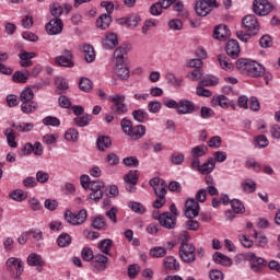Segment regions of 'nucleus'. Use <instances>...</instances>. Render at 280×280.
<instances>
[{"instance_id": "680f3d73", "label": "nucleus", "mask_w": 280, "mask_h": 280, "mask_svg": "<svg viewBox=\"0 0 280 280\" xmlns=\"http://www.w3.org/2000/svg\"><path fill=\"white\" fill-rule=\"evenodd\" d=\"M196 95H198L199 97H211L213 93L210 90L205 89V85H200L199 82V85L196 89Z\"/></svg>"}, {"instance_id": "f03ea898", "label": "nucleus", "mask_w": 280, "mask_h": 280, "mask_svg": "<svg viewBox=\"0 0 280 280\" xmlns=\"http://www.w3.org/2000/svg\"><path fill=\"white\" fill-rule=\"evenodd\" d=\"M242 26L249 36H257V34H259V30H261L259 20H257L255 14L245 15L242 20Z\"/></svg>"}, {"instance_id": "f8f14e48", "label": "nucleus", "mask_w": 280, "mask_h": 280, "mask_svg": "<svg viewBox=\"0 0 280 280\" xmlns=\"http://www.w3.org/2000/svg\"><path fill=\"white\" fill-rule=\"evenodd\" d=\"M65 24L60 19L50 20L49 23L46 24V32L49 36H56L62 33Z\"/></svg>"}, {"instance_id": "8fccbe9b", "label": "nucleus", "mask_w": 280, "mask_h": 280, "mask_svg": "<svg viewBox=\"0 0 280 280\" xmlns=\"http://www.w3.org/2000/svg\"><path fill=\"white\" fill-rule=\"evenodd\" d=\"M49 11L51 16H55V19H60V16H62V13L65 12V9H62V5H60V3H52L49 5Z\"/></svg>"}, {"instance_id": "f704fd0d", "label": "nucleus", "mask_w": 280, "mask_h": 280, "mask_svg": "<svg viewBox=\"0 0 280 280\" xmlns=\"http://www.w3.org/2000/svg\"><path fill=\"white\" fill-rule=\"evenodd\" d=\"M79 89L84 93H91V91H93V81L89 78H81L79 81Z\"/></svg>"}, {"instance_id": "69168bd1", "label": "nucleus", "mask_w": 280, "mask_h": 280, "mask_svg": "<svg viewBox=\"0 0 280 280\" xmlns=\"http://www.w3.org/2000/svg\"><path fill=\"white\" fill-rule=\"evenodd\" d=\"M202 75H205V71L202 69H194L190 72L189 80H191V82H198V80H202Z\"/></svg>"}, {"instance_id": "7ed1b4c3", "label": "nucleus", "mask_w": 280, "mask_h": 280, "mask_svg": "<svg viewBox=\"0 0 280 280\" xmlns=\"http://www.w3.org/2000/svg\"><path fill=\"white\" fill-rule=\"evenodd\" d=\"M109 102L114 104L110 106V110L114 115H126L128 113V105H126V95L115 94L109 96Z\"/></svg>"}, {"instance_id": "6e6552de", "label": "nucleus", "mask_w": 280, "mask_h": 280, "mask_svg": "<svg viewBox=\"0 0 280 280\" xmlns=\"http://www.w3.org/2000/svg\"><path fill=\"white\" fill-rule=\"evenodd\" d=\"M199 214L200 203L194 198H188L185 202L184 215L188 218V220H194V218H198Z\"/></svg>"}, {"instance_id": "e2e57ef3", "label": "nucleus", "mask_w": 280, "mask_h": 280, "mask_svg": "<svg viewBox=\"0 0 280 280\" xmlns=\"http://www.w3.org/2000/svg\"><path fill=\"white\" fill-rule=\"evenodd\" d=\"M124 165L127 167H139V159L137 156H128L122 159Z\"/></svg>"}, {"instance_id": "0eeeda50", "label": "nucleus", "mask_w": 280, "mask_h": 280, "mask_svg": "<svg viewBox=\"0 0 280 280\" xmlns=\"http://www.w3.org/2000/svg\"><path fill=\"white\" fill-rule=\"evenodd\" d=\"M105 185L102 180H92L90 183V187L88 189H91V194L89 195V199L93 200V202H100L102 198H104V189Z\"/></svg>"}, {"instance_id": "4be33fe9", "label": "nucleus", "mask_w": 280, "mask_h": 280, "mask_svg": "<svg viewBox=\"0 0 280 280\" xmlns=\"http://www.w3.org/2000/svg\"><path fill=\"white\" fill-rule=\"evenodd\" d=\"M126 56H128V47L126 46H119L114 51V58L116 60V65H125L126 62Z\"/></svg>"}, {"instance_id": "e433bc0d", "label": "nucleus", "mask_w": 280, "mask_h": 280, "mask_svg": "<svg viewBox=\"0 0 280 280\" xmlns=\"http://www.w3.org/2000/svg\"><path fill=\"white\" fill-rule=\"evenodd\" d=\"M131 115L135 121H138V124H143L144 121H148V112L143 109H135Z\"/></svg>"}, {"instance_id": "09e8293b", "label": "nucleus", "mask_w": 280, "mask_h": 280, "mask_svg": "<svg viewBox=\"0 0 280 280\" xmlns=\"http://www.w3.org/2000/svg\"><path fill=\"white\" fill-rule=\"evenodd\" d=\"M149 255L151 257H154L155 259H159L161 257H165V255H167V249H165V247L162 246H156L150 249Z\"/></svg>"}, {"instance_id": "7c9ffc66", "label": "nucleus", "mask_w": 280, "mask_h": 280, "mask_svg": "<svg viewBox=\"0 0 280 280\" xmlns=\"http://www.w3.org/2000/svg\"><path fill=\"white\" fill-rule=\"evenodd\" d=\"M215 170V159L209 158L207 162H205L201 167H199L200 174H211Z\"/></svg>"}, {"instance_id": "b1692460", "label": "nucleus", "mask_w": 280, "mask_h": 280, "mask_svg": "<svg viewBox=\"0 0 280 280\" xmlns=\"http://www.w3.org/2000/svg\"><path fill=\"white\" fill-rule=\"evenodd\" d=\"M163 266L165 270H180V262H178V260H176L174 256H167L166 258H164Z\"/></svg>"}, {"instance_id": "5701e85b", "label": "nucleus", "mask_w": 280, "mask_h": 280, "mask_svg": "<svg viewBox=\"0 0 280 280\" xmlns=\"http://www.w3.org/2000/svg\"><path fill=\"white\" fill-rule=\"evenodd\" d=\"M149 185L154 189V194H161L162 191H167V184L165 180L154 177L150 179Z\"/></svg>"}, {"instance_id": "3c124183", "label": "nucleus", "mask_w": 280, "mask_h": 280, "mask_svg": "<svg viewBox=\"0 0 280 280\" xmlns=\"http://www.w3.org/2000/svg\"><path fill=\"white\" fill-rule=\"evenodd\" d=\"M66 141H72V143L78 142V139H80V132H78L77 129L70 128L65 133Z\"/></svg>"}, {"instance_id": "864d4df0", "label": "nucleus", "mask_w": 280, "mask_h": 280, "mask_svg": "<svg viewBox=\"0 0 280 280\" xmlns=\"http://www.w3.org/2000/svg\"><path fill=\"white\" fill-rule=\"evenodd\" d=\"M125 183L137 185L139 183V171H130L124 177Z\"/></svg>"}, {"instance_id": "72a5a7b5", "label": "nucleus", "mask_w": 280, "mask_h": 280, "mask_svg": "<svg viewBox=\"0 0 280 280\" xmlns=\"http://www.w3.org/2000/svg\"><path fill=\"white\" fill-rule=\"evenodd\" d=\"M212 106H221V108H229L230 106L229 97L224 95L214 96L212 98Z\"/></svg>"}, {"instance_id": "473e14b6", "label": "nucleus", "mask_w": 280, "mask_h": 280, "mask_svg": "<svg viewBox=\"0 0 280 280\" xmlns=\"http://www.w3.org/2000/svg\"><path fill=\"white\" fill-rule=\"evenodd\" d=\"M75 126H78V128H84L86 126H89V124H91V121H93V116L90 114H86L85 116H81V117H75L73 119Z\"/></svg>"}, {"instance_id": "c85d7f7f", "label": "nucleus", "mask_w": 280, "mask_h": 280, "mask_svg": "<svg viewBox=\"0 0 280 280\" xmlns=\"http://www.w3.org/2000/svg\"><path fill=\"white\" fill-rule=\"evenodd\" d=\"M141 21V18L139 16V14H131L128 18H122L121 19V25H128V27H137V25H139Z\"/></svg>"}, {"instance_id": "423d86ee", "label": "nucleus", "mask_w": 280, "mask_h": 280, "mask_svg": "<svg viewBox=\"0 0 280 280\" xmlns=\"http://www.w3.org/2000/svg\"><path fill=\"white\" fill-rule=\"evenodd\" d=\"M245 259L249 262L250 271L256 272L257 275H259V272H264V268H266L268 264L266 259L257 257L255 253L246 254Z\"/></svg>"}, {"instance_id": "de8ad7c7", "label": "nucleus", "mask_w": 280, "mask_h": 280, "mask_svg": "<svg viewBox=\"0 0 280 280\" xmlns=\"http://www.w3.org/2000/svg\"><path fill=\"white\" fill-rule=\"evenodd\" d=\"M92 228L97 231H104L106 229V219L102 215L94 218L92 221Z\"/></svg>"}, {"instance_id": "0e129e2a", "label": "nucleus", "mask_w": 280, "mask_h": 280, "mask_svg": "<svg viewBox=\"0 0 280 280\" xmlns=\"http://www.w3.org/2000/svg\"><path fill=\"white\" fill-rule=\"evenodd\" d=\"M171 163H173V165H183V163H185V154H183V153L172 154Z\"/></svg>"}, {"instance_id": "49530a36", "label": "nucleus", "mask_w": 280, "mask_h": 280, "mask_svg": "<svg viewBox=\"0 0 280 280\" xmlns=\"http://www.w3.org/2000/svg\"><path fill=\"white\" fill-rule=\"evenodd\" d=\"M166 195H167V190H164L162 192H155L156 199L153 202V207L155 209H161L165 205V202H166L165 196Z\"/></svg>"}, {"instance_id": "338daca9", "label": "nucleus", "mask_w": 280, "mask_h": 280, "mask_svg": "<svg viewBox=\"0 0 280 280\" xmlns=\"http://www.w3.org/2000/svg\"><path fill=\"white\" fill-rule=\"evenodd\" d=\"M141 270V267L137 264L130 265L128 267V277L129 279H137V276L139 275V271Z\"/></svg>"}, {"instance_id": "58836bf2", "label": "nucleus", "mask_w": 280, "mask_h": 280, "mask_svg": "<svg viewBox=\"0 0 280 280\" xmlns=\"http://www.w3.org/2000/svg\"><path fill=\"white\" fill-rule=\"evenodd\" d=\"M209 152V148L205 144L197 145L191 150L192 159H199L200 156H205Z\"/></svg>"}, {"instance_id": "1a4fd4ad", "label": "nucleus", "mask_w": 280, "mask_h": 280, "mask_svg": "<svg viewBox=\"0 0 280 280\" xmlns=\"http://www.w3.org/2000/svg\"><path fill=\"white\" fill-rule=\"evenodd\" d=\"M272 3L268 0H254L253 11L257 16H268L272 12Z\"/></svg>"}, {"instance_id": "412c9836", "label": "nucleus", "mask_w": 280, "mask_h": 280, "mask_svg": "<svg viewBox=\"0 0 280 280\" xmlns=\"http://www.w3.org/2000/svg\"><path fill=\"white\" fill-rule=\"evenodd\" d=\"M113 145V140L108 136H98L96 139V148L100 152H106Z\"/></svg>"}, {"instance_id": "2f4dec72", "label": "nucleus", "mask_w": 280, "mask_h": 280, "mask_svg": "<svg viewBox=\"0 0 280 280\" xmlns=\"http://www.w3.org/2000/svg\"><path fill=\"white\" fill-rule=\"evenodd\" d=\"M212 257L213 261L215 264H221V266H231L232 264L231 258L220 252H215Z\"/></svg>"}, {"instance_id": "6e6d98bb", "label": "nucleus", "mask_w": 280, "mask_h": 280, "mask_svg": "<svg viewBox=\"0 0 280 280\" xmlns=\"http://www.w3.org/2000/svg\"><path fill=\"white\" fill-rule=\"evenodd\" d=\"M10 198L16 202H23V200L27 198V192L23 191L22 189H16L10 194Z\"/></svg>"}, {"instance_id": "f3484780", "label": "nucleus", "mask_w": 280, "mask_h": 280, "mask_svg": "<svg viewBox=\"0 0 280 280\" xmlns=\"http://www.w3.org/2000/svg\"><path fill=\"white\" fill-rule=\"evenodd\" d=\"M108 257L104 256V254H96L93 258V267L98 272H104L108 268Z\"/></svg>"}, {"instance_id": "c03bdc74", "label": "nucleus", "mask_w": 280, "mask_h": 280, "mask_svg": "<svg viewBox=\"0 0 280 280\" xmlns=\"http://www.w3.org/2000/svg\"><path fill=\"white\" fill-rule=\"evenodd\" d=\"M27 78H30V71L26 70L25 73H23L22 71H15L12 80L13 82L25 84L27 82Z\"/></svg>"}, {"instance_id": "2eb2a0df", "label": "nucleus", "mask_w": 280, "mask_h": 280, "mask_svg": "<svg viewBox=\"0 0 280 280\" xmlns=\"http://www.w3.org/2000/svg\"><path fill=\"white\" fill-rule=\"evenodd\" d=\"M230 37H231V31L229 30V26L224 24H220L214 27L213 38H215L217 40L224 42Z\"/></svg>"}, {"instance_id": "c9c22d12", "label": "nucleus", "mask_w": 280, "mask_h": 280, "mask_svg": "<svg viewBox=\"0 0 280 280\" xmlns=\"http://www.w3.org/2000/svg\"><path fill=\"white\" fill-rule=\"evenodd\" d=\"M83 54L88 62H93L95 60V48H93V46L89 44L83 45Z\"/></svg>"}, {"instance_id": "9d476101", "label": "nucleus", "mask_w": 280, "mask_h": 280, "mask_svg": "<svg viewBox=\"0 0 280 280\" xmlns=\"http://www.w3.org/2000/svg\"><path fill=\"white\" fill-rule=\"evenodd\" d=\"M5 266H7V270L9 272H13V275L15 270V279H19V277L23 275L24 267H23V260H21V258L11 257L7 260Z\"/></svg>"}, {"instance_id": "4c0bfd02", "label": "nucleus", "mask_w": 280, "mask_h": 280, "mask_svg": "<svg viewBox=\"0 0 280 280\" xmlns=\"http://www.w3.org/2000/svg\"><path fill=\"white\" fill-rule=\"evenodd\" d=\"M218 60L221 69H223L224 71H233V63L230 61L229 57L224 55H219Z\"/></svg>"}, {"instance_id": "20e7f679", "label": "nucleus", "mask_w": 280, "mask_h": 280, "mask_svg": "<svg viewBox=\"0 0 280 280\" xmlns=\"http://www.w3.org/2000/svg\"><path fill=\"white\" fill-rule=\"evenodd\" d=\"M179 257L184 264H194L196 261V246L190 243H182L179 246Z\"/></svg>"}, {"instance_id": "a878e982", "label": "nucleus", "mask_w": 280, "mask_h": 280, "mask_svg": "<svg viewBox=\"0 0 280 280\" xmlns=\"http://www.w3.org/2000/svg\"><path fill=\"white\" fill-rule=\"evenodd\" d=\"M21 110L25 115H32L38 110V103L36 101H26L21 104Z\"/></svg>"}, {"instance_id": "5fc2aeb1", "label": "nucleus", "mask_w": 280, "mask_h": 280, "mask_svg": "<svg viewBox=\"0 0 280 280\" xmlns=\"http://www.w3.org/2000/svg\"><path fill=\"white\" fill-rule=\"evenodd\" d=\"M42 124H44V126H52V128H58V126H60V119L55 116H46L43 118Z\"/></svg>"}, {"instance_id": "393cba45", "label": "nucleus", "mask_w": 280, "mask_h": 280, "mask_svg": "<svg viewBox=\"0 0 280 280\" xmlns=\"http://www.w3.org/2000/svg\"><path fill=\"white\" fill-rule=\"evenodd\" d=\"M144 136H145V126L138 125L131 128V131L127 137H130V139H132L133 141H138V139H141Z\"/></svg>"}, {"instance_id": "13d9d810", "label": "nucleus", "mask_w": 280, "mask_h": 280, "mask_svg": "<svg viewBox=\"0 0 280 280\" xmlns=\"http://www.w3.org/2000/svg\"><path fill=\"white\" fill-rule=\"evenodd\" d=\"M120 126H121L122 132H125L127 136L130 135L133 128L132 120L128 118H122L120 121Z\"/></svg>"}, {"instance_id": "603ef678", "label": "nucleus", "mask_w": 280, "mask_h": 280, "mask_svg": "<svg viewBox=\"0 0 280 280\" xmlns=\"http://www.w3.org/2000/svg\"><path fill=\"white\" fill-rule=\"evenodd\" d=\"M128 207L131 209V211H133V213H138L139 215H143V213L145 212V207L138 201H130L128 203Z\"/></svg>"}, {"instance_id": "9b49d317", "label": "nucleus", "mask_w": 280, "mask_h": 280, "mask_svg": "<svg viewBox=\"0 0 280 280\" xmlns=\"http://www.w3.org/2000/svg\"><path fill=\"white\" fill-rule=\"evenodd\" d=\"M62 54L63 55L57 56L55 58L56 65H58L59 67H73V52L69 49H65Z\"/></svg>"}, {"instance_id": "bb28decb", "label": "nucleus", "mask_w": 280, "mask_h": 280, "mask_svg": "<svg viewBox=\"0 0 280 280\" xmlns=\"http://www.w3.org/2000/svg\"><path fill=\"white\" fill-rule=\"evenodd\" d=\"M113 23V18L106 13L102 14L96 21V27L98 30H108Z\"/></svg>"}, {"instance_id": "6ab92c4d", "label": "nucleus", "mask_w": 280, "mask_h": 280, "mask_svg": "<svg viewBox=\"0 0 280 280\" xmlns=\"http://www.w3.org/2000/svg\"><path fill=\"white\" fill-rule=\"evenodd\" d=\"M225 51L230 58H240V43L235 39H230L225 46Z\"/></svg>"}, {"instance_id": "cd10ccee", "label": "nucleus", "mask_w": 280, "mask_h": 280, "mask_svg": "<svg viewBox=\"0 0 280 280\" xmlns=\"http://www.w3.org/2000/svg\"><path fill=\"white\" fill-rule=\"evenodd\" d=\"M220 79L213 74H207L200 80V86H218Z\"/></svg>"}, {"instance_id": "a19ab883", "label": "nucleus", "mask_w": 280, "mask_h": 280, "mask_svg": "<svg viewBox=\"0 0 280 280\" xmlns=\"http://www.w3.org/2000/svg\"><path fill=\"white\" fill-rule=\"evenodd\" d=\"M4 135L7 137L8 145L10 148H18L19 143L15 141L16 140V136L14 133V130L8 128V129H5Z\"/></svg>"}, {"instance_id": "f257e3e1", "label": "nucleus", "mask_w": 280, "mask_h": 280, "mask_svg": "<svg viewBox=\"0 0 280 280\" xmlns=\"http://www.w3.org/2000/svg\"><path fill=\"white\" fill-rule=\"evenodd\" d=\"M236 69L246 71L247 75H250V78H260V75L266 72L264 66L250 59H238L236 61Z\"/></svg>"}, {"instance_id": "ddd939ff", "label": "nucleus", "mask_w": 280, "mask_h": 280, "mask_svg": "<svg viewBox=\"0 0 280 280\" xmlns=\"http://www.w3.org/2000/svg\"><path fill=\"white\" fill-rule=\"evenodd\" d=\"M161 226L164 229H176V217H174L171 212H164L158 218Z\"/></svg>"}, {"instance_id": "c756f323", "label": "nucleus", "mask_w": 280, "mask_h": 280, "mask_svg": "<svg viewBox=\"0 0 280 280\" xmlns=\"http://www.w3.org/2000/svg\"><path fill=\"white\" fill-rule=\"evenodd\" d=\"M115 73L120 80H128L130 78V69L125 63L116 65Z\"/></svg>"}, {"instance_id": "774afa93", "label": "nucleus", "mask_w": 280, "mask_h": 280, "mask_svg": "<svg viewBox=\"0 0 280 280\" xmlns=\"http://www.w3.org/2000/svg\"><path fill=\"white\" fill-rule=\"evenodd\" d=\"M43 141L46 145H54L58 141V133H47L43 137Z\"/></svg>"}, {"instance_id": "a211bd4d", "label": "nucleus", "mask_w": 280, "mask_h": 280, "mask_svg": "<svg viewBox=\"0 0 280 280\" xmlns=\"http://www.w3.org/2000/svg\"><path fill=\"white\" fill-rule=\"evenodd\" d=\"M212 10L213 7H211V4L205 0H199L195 4V12L198 14V16H208V14H211Z\"/></svg>"}, {"instance_id": "dca6fc26", "label": "nucleus", "mask_w": 280, "mask_h": 280, "mask_svg": "<svg viewBox=\"0 0 280 280\" xmlns=\"http://www.w3.org/2000/svg\"><path fill=\"white\" fill-rule=\"evenodd\" d=\"M104 49H115L119 45V37L116 33H107L105 38L102 39Z\"/></svg>"}, {"instance_id": "bf43d9fd", "label": "nucleus", "mask_w": 280, "mask_h": 280, "mask_svg": "<svg viewBox=\"0 0 280 280\" xmlns=\"http://www.w3.org/2000/svg\"><path fill=\"white\" fill-rule=\"evenodd\" d=\"M230 205L232 207V210L234 213H244V203L240 201V199H233L230 201Z\"/></svg>"}, {"instance_id": "39448f33", "label": "nucleus", "mask_w": 280, "mask_h": 280, "mask_svg": "<svg viewBox=\"0 0 280 280\" xmlns=\"http://www.w3.org/2000/svg\"><path fill=\"white\" fill-rule=\"evenodd\" d=\"M86 218H89L86 209H82L78 213H72L71 210H66L65 212V220L68 222V224H72L73 226L84 224L86 222Z\"/></svg>"}, {"instance_id": "4d7b16f0", "label": "nucleus", "mask_w": 280, "mask_h": 280, "mask_svg": "<svg viewBox=\"0 0 280 280\" xmlns=\"http://www.w3.org/2000/svg\"><path fill=\"white\" fill-rule=\"evenodd\" d=\"M166 80L168 84H172V86H175V89H180L183 84V79L176 78V75H174L172 72L166 74Z\"/></svg>"}, {"instance_id": "ea45409f", "label": "nucleus", "mask_w": 280, "mask_h": 280, "mask_svg": "<svg viewBox=\"0 0 280 280\" xmlns=\"http://www.w3.org/2000/svg\"><path fill=\"white\" fill-rule=\"evenodd\" d=\"M113 247V240L105 238L98 243V248L104 255H110V248Z\"/></svg>"}, {"instance_id": "052dcab7", "label": "nucleus", "mask_w": 280, "mask_h": 280, "mask_svg": "<svg viewBox=\"0 0 280 280\" xmlns=\"http://www.w3.org/2000/svg\"><path fill=\"white\" fill-rule=\"evenodd\" d=\"M81 257L83 261H93L95 255H93V249H91V247H84L81 252Z\"/></svg>"}, {"instance_id": "a18cd8bd", "label": "nucleus", "mask_w": 280, "mask_h": 280, "mask_svg": "<svg viewBox=\"0 0 280 280\" xmlns=\"http://www.w3.org/2000/svg\"><path fill=\"white\" fill-rule=\"evenodd\" d=\"M34 101V90L32 88L24 89L20 94V102H32Z\"/></svg>"}, {"instance_id": "79ce46f5", "label": "nucleus", "mask_w": 280, "mask_h": 280, "mask_svg": "<svg viewBox=\"0 0 280 280\" xmlns=\"http://www.w3.org/2000/svg\"><path fill=\"white\" fill-rule=\"evenodd\" d=\"M241 187L246 194H255L257 189V183L253 182V179H246L241 184Z\"/></svg>"}, {"instance_id": "aec40b11", "label": "nucleus", "mask_w": 280, "mask_h": 280, "mask_svg": "<svg viewBox=\"0 0 280 280\" xmlns=\"http://www.w3.org/2000/svg\"><path fill=\"white\" fill-rule=\"evenodd\" d=\"M27 264L28 266L37 267L38 272H43V266H45V260L43 259V256L38 254H31L27 257Z\"/></svg>"}, {"instance_id": "37998d69", "label": "nucleus", "mask_w": 280, "mask_h": 280, "mask_svg": "<svg viewBox=\"0 0 280 280\" xmlns=\"http://www.w3.org/2000/svg\"><path fill=\"white\" fill-rule=\"evenodd\" d=\"M57 244L60 248H67V246H71V235L68 233H61L57 238Z\"/></svg>"}, {"instance_id": "4468645a", "label": "nucleus", "mask_w": 280, "mask_h": 280, "mask_svg": "<svg viewBox=\"0 0 280 280\" xmlns=\"http://www.w3.org/2000/svg\"><path fill=\"white\" fill-rule=\"evenodd\" d=\"M191 113H196V104L189 100H180L177 115H191Z\"/></svg>"}]
</instances>
